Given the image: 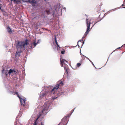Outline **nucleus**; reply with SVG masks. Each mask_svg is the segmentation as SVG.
<instances>
[{"label":"nucleus","instance_id":"obj_1","mask_svg":"<svg viewBox=\"0 0 125 125\" xmlns=\"http://www.w3.org/2000/svg\"><path fill=\"white\" fill-rule=\"evenodd\" d=\"M28 40H26L25 41H18L16 44V48L18 50H21L22 51L25 50L27 46L29 44Z\"/></svg>","mask_w":125,"mask_h":125},{"label":"nucleus","instance_id":"obj_2","mask_svg":"<svg viewBox=\"0 0 125 125\" xmlns=\"http://www.w3.org/2000/svg\"><path fill=\"white\" fill-rule=\"evenodd\" d=\"M57 84L55 86L52 90V92L53 94L55 93V91L58 89L60 87L62 86L63 85V82L60 81L57 82Z\"/></svg>","mask_w":125,"mask_h":125},{"label":"nucleus","instance_id":"obj_3","mask_svg":"<svg viewBox=\"0 0 125 125\" xmlns=\"http://www.w3.org/2000/svg\"><path fill=\"white\" fill-rule=\"evenodd\" d=\"M44 108L40 113V117L42 115L44 116L47 113L48 110V108L46 104H44L43 105Z\"/></svg>","mask_w":125,"mask_h":125},{"label":"nucleus","instance_id":"obj_4","mask_svg":"<svg viewBox=\"0 0 125 125\" xmlns=\"http://www.w3.org/2000/svg\"><path fill=\"white\" fill-rule=\"evenodd\" d=\"M15 94L17 95L18 97L19 98L21 105L24 107L25 106V98L23 99L21 98L19 95L18 92H15Z\"/></svg>","mask_w":125,"mask_h":125},{"label":"nucleus","instance_id":"obj_5","mask_svg":"<svg viewBox=\"0 0 125 125\" xmlns=\"http://www.w3.org/2000/svg\"><path fill=\"white\" fill-rule=\"evenodd\" d=\"M28 1L32 6H36L37 2L35 0H28Z\"/></svg>","mask_w":125,"mask_h":125},{"label":"nucleus","instance_id":"obj_6","mask_svg":"<svg viewBox=\"0 0 125 125\" xmlns=\"http://www.w3.org/2000/svg\"><path fill=\"white\" fill-rule=\"evenodd\" d=\"M60 63L61 64V66L62 67L63 63L64 61H65L66 62H67V61L66 60L63 59H62V57L60 56Z\"/></svg>","mask_w":125,"mask_h":125},{"label":"nucleus","instance_id":"obj_7","mask_svg":"<svg viewBox=\"0 0 125 125\" xmlns=\"http://www.w3.org/2000/svg\"><path fill=\"white\" fill-rule=\"evenodd\" d=\"M50 14V12L49 10H46L44 11L43 13V15L44 16H46Z\"/></svg>","mask_w":125,"mask_h":125},{"label":"nucleus","instance_id":"obj_8","mask_svg":"<svg viewBox=\"0 0 125 125\" xmlns=\"http://www.w3.org/2000/svg\"><path fill=\"white\" fill-rule=\"evenodd\" d=\"M86 20L87 27V30H89L90 29V26L91 23H90V21H88V19L87 18L86 19Z\"/></svg>","mask_w":125,"mask_h":125},{"label":"nucleus","instance_id":"obj_9","mask_svg":"<svg viewBox=\"0 0 125 125\" xmlns=\"http://www.w3.org/2000/svg\"><path fill=\"white\" fill-rule=\"evenodd\" d=\"M38 44V43H36L35 42H33L31 44V46L30 47L31 48H33L35 47L37 44Z\"/></svg>","mask_w":125,"mask_h":125},{"label":"nucleus","instance_id":"obj_10","mask_svg":"<svg viewBox=\"0 0 125 125\" xmlns=\"http://www.w3.org/2000/svg\"><path fill=\"white\" fill-rule=\"evenodd\" d=\"M22 51L21 50H18L16 52L15 56H20V54Z\"/></svg>","mask_w":125,"mask_h":125},{"label":"nucleus","instance_id":"obj_11","mask_svg":"<svg viewBox=\"0 0 125 125\" xmlns=\"http://www.w3.org/2000/svg\"><path fill=\"white\" fill-rule=\"evenodd\" d=\"M7 29L8 32L10 34H11L12 33V31L9 27L8 26L7 27Z\"/></svg>","mask_w":125,"mask_h":125},{"label":"nucleus","instance_id":"obj_12","mask_svg":"<svg viewBox=\"0 0 125 125\" xmlns=\"http://www.w3.org/2000/svg\"><path fill=\"white\" fill-rule=\"evenodd\" d=\"M64 69L65 70V73H66L65 72H66V73H68V66L66 64L65 66H64Z\"/></svg>","mask_w":125,"mask_h":125},{"label":"nucleus","instance_id":"obj_13","mask_svg":"<svg viewBox=\"0 0 125 125\" xmlns=\"http://www.w3.org/2000/svg\"><path fill=\"white\" fill-rule=\"evenodd\" d=\"M11 73H14V74H16V71L14 70L10 69L9 72V73L10 74Z\"/></svg>","mask_w":125,"mask_h":125},{"label":"nucleus","instance_id":"obj_14","mask_svg":"<svg viewBox=\"0 0 125 125\" xmlns=\"http://www.w3.org/2000/svg\"><path fill=\"white\" fill-rule=\"evenodd\" d=\"M55 43H56V45H57V46L58 47L57 49H58V48H60V47H59V45L58 44V43L57 42L55 36Z\"/></svg>","mask_w":125,"mask_h":125},{"label":"nucleus","instance_id":"obj_15","mask_svg":"<svg viewBox=\"0 0 125 125\" xmlns=\"http://www.w3.org/2000/svg\"><path fill=\"white\" fill-rule=\"evenodd\" d=\"M90 30H87L86 32H85V33H84L83 36L84 37H85L86 36L87 34H88L89 32V31Z\"/></svg>","mask_w":125,"mask_h":125},{"label":"nucleus","instance_id":"obj_16","mask_svg":"<svg viewBox=\"0 0 125 125\" xmlns=\"http://www.w3.org/2000/svg\"><path fill=\"white\" fill-rule=\"evenodd\" d=\"M39 118V116L38 115L37 119L34 122L33 125H37V121L38 119Z\"/></svg>","mask_w":125,"mask_h":125},{"label":"nucleus","instance_id":"obj_17","mask_svg":"<svg viewBox=\"0 0 125 125\" xmlns=\"http://www.w3.org/2000/svg\"><path fill=\"white\" fill-rule=\"evenodd\" d=\"M81 64L80 63H78L77 64V66L78 67H79Z\"/></svg>","mask_w":125,"mask_h":125},{"label":"nucleus","instance_id":"obj_18","mask_svg":"<svg viewBox=\"0 0 125 125\" xmlns=\"http://www.w3.org/2000/svg\"><path fill=\"white\" fill-rule=\"evenodd\" d=\"M101 20V19H100V20H97V21H95V24H94H94H96V23H97V22H98L100 21Z\"/></svg>","mask_w":125,"mask_h":125},{"label":"nucleus","instance_id":"obj_19","mask_svg":"<svg viewBox=\"0 0 125 125\" xmlns=\"http://www.w3.org/2000/svg\"><path fill=\"white\" fill-rule=\"evenodd\" d=\"M65 51H61V53L62 54H64L65 53Z\"/></svg>","mask_w":125,"mask_h":125},{"label":"nucleus","instance_id":"obj_20","mask_svg":"<svg viewBox=\"0 0 125 125\" xmlns=\"http://www.w3.org/2000/svg\"><path fill=\"white\" fill-rule=\"evenodd\" d=\"M58 125H63V124L62 122H61Z\"/></svg>","mask_w":125,"mask_h":125},{"label":"nucleus","instance_id":"obj_21","mask_svg":"<svg viewBox=\"0 0 125 125\" xmlns=\"http://www.w3.org/2000/svg\"><path fill=\"white\" fill-rule=\"evenodd\" d=\"M39 18V17H34V18L33 19H36L37 18L38 19Z\"/></svg>","mask_w":125,"mask_h":125},{"label":"nucleus","instance_id":"obj_22","mask_svg":"<svg viewBox=\"0 0 125 125\" xmlns=\"http://www.w3.org/2000/svg\"><path fill=\"white\" fill-rule=\"evenodd\" d=\"M13 1L14 3L16 1V0H13Z\"/></svg>","mask_w":125,"mask_h":125},{"label":"nucleus","instance_id":"obj_23","mask_svg":"<svg viewBox=\"0 0 125 125\" xmlns=\"http://www.w3.org/2000/svg\"><path fill=\"white\" fill-rule=\"evenodd\" d=\"M124 4V3H123V4L122 5V6H125V5H124V4Z\"/></svg>","mask_w":125,"mask_h":125},{"label":"nucleus","instance_id":"obj_24","mask_svg":"<svg viewBox=\"0 0 125 125\" xmlns=\"http://www.w3.org/2000/svg\"><path fill=\"white\" fill-rule=\"evenodd\" d=\"M125 45V44H124L121 47H124Z\"/></svg>","mask_w":125,"mask_h":125},{"label":"nucleus","instance_id":"obj_25","mask_svg":"<svg viewBox=\"0 0 125 125\" xmlns=\"http://www.w3.org/2000/svg\"><path fill=\"white\" fill-rule=\"evenodd\" d=\"M123 3L124 4L125 3V0H124Z\"/></svg>","mask_w":125,"mask_h":125},{"label":"nucleus","instance_id":"obj_26","mask_svg":"<svg viewBox=\"0 0 125 125\" xmlns=\"http://www.w3.org/2000/svg\"><path fill=\"white\" fill-rule=\"evenodd\" d=\"M41 125H44L42 122H41Z\"/></svg>","mask_w":125,"mask_h":125},{"label":"nucleus","instance_id":"obj_27","mask_svg":"<svg viewBox=\"0 0 125 125\" xmlns=\"http://www.w3.org/2000/svg\"><path fill=\"white\" fill-rule=\"evenodd\" d=\"M79 41H78V46H79V45H78V43H79Z\"/></svg>","mask_w":125,"mask_h":125},{"label":"nucleus","instance_id":"obj_28","mask_svg":"<svg viewBox=\"0 0 125 125\" xmlns=\"http://www.w3.org/2000/svg\"><path fill=\"white\" fill-rule=\"evenodd\" d=\"M0 9L2 10L1 9V7H0Z\"/></svg>","mask_w":125,"mask_h":125},{"label":"nucleus","instance_id":"obj_29","mask_svg":"<svg viewBox=\"0 0 125 125\" xmlns=\"http://www.w3.org/2000/svg\"><path fill=\"white\" fill-rule=\"evenodd\" d=\"M123 8H125V7H123Z\"/></svg>","mask_w":125,"mask_h":125},{"label":"nucleus","instance_id":"obj_30","mask_svg":"<svg viewBox=\"0 0 125 125\" xmlns=\"http://www.w3.org/2000/svg\"><path fill=\"white\" fill-rule=\"evenodd\" d=\"M10 1H12L13 0H10Z\"/></svg>","mask_w":125,"mask_h":125},{"label":"nucleus","instance_id":"obj_31","mask_svg":"<svg viewBox=\"0 0 125 125\" xmlns=\"http://www.w3.org/2000/svg\"><path fill=\"white\" fill-rule=\"evenodd\" d=\"M4 71V70H2V72H3V71Z\"/></svg>","mask_w":125,"mask_h":125},{"label":"nucleus","instance_id":"obj_32","mask_svg":"<svg viewBox=\"0 0 125 125\" xmlns=\"http://www.w3.org/2000/svg\"><path fill=\"white\" fill-rule=\"evenodd\" d=\"M6 74V75L7 76V74Z\"/></svg>","mask_w":125,"mask_h":125},{"label":"nucleus","instance_id":"obj_33","mask_svg":"<svg viewBox=\"0 0 125 125\" xmlns=\"http://www.w3.org/2000/svg\"><path fill=\"white\" fill-rule=\"evenodd\" d=\"M120 47H119L118 48L120 49Z\"/></svg>","mask_w":125,"mask_h":125}]
</instances>
